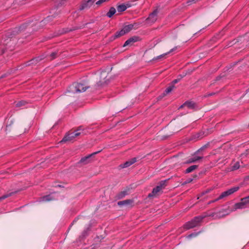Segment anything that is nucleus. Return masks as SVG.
Segmentation results:
<instances>
[{
	"label": "nucleus",
	"instance_id": "0eeeda50",
	"mask_svg": "<svg viewBox=\"0 0 249 249\" xmlns=\"http://www.w3.org/2000/svg\"><path fill=\"white\" fill-rule=\"evenodd\" d=\"M96 0H87L84 1L79 7L80 10L90 8Z\"/></svg>",
	"mask_w": 249,
	"mask_h": 249
},
{
	"label": "nucleus",
	"instance_id": "72a5a7b5",
	"mask_svg": "<svg viewBox=\"0 0 249 249\" xmlns=\"http://www.w3.org/2000/svg\"><path fill=\"white\" fill-rule=\"evenodd\" d=\"M4 52H5V49L3 48V49H2L1 52H0V54H2L4 53Z\"/></svg>",
	"mask_w": 249,
	"mask_h": 249
},
{
	"label": "nucleus",
	"instance_id": "9b49d317",
	"mask_svg": "<svg viewBox=\"0 0 249 249\" xmlns=\"http://www.w3.org/2000/svg\"><path fill=\"white\" fill-rule=\"evenodd\" d=\"M247 207L244 201H241L238 203H235L233 206V211H235L237 209H243Z\"/></svg>",
	"mask_w": 249,
	"mask_h": 249
},
{
	"label": "nucleus",
	"instance_id": "20e7f679",
	"mask_svg": "<svg viewBox=\"0 0 249 249\" xmlns=\"http://www.w3.org/2000/svg\"><path fill=\"white\" fill-rule=\"evenodd\" d=\"M165 186V180L161 181L160 184L156 187L153 188L152 192L148 195V197L155 196L158 195V193L164 188Z\"/></svg>",
	"mask_w": 249,
	"mask_h": 249
},
{
	"label": "nucleus",
	"instance_id": "423d86ee",
	"mask_svg": "<svg viewBox=\"0 0 249 249\" xmlns=\"http://www.w3.org/2000/svg\"><path fill=\"white\" fill-rule=\"evenodd\" d=\"M57 52H53L51 53L49 55H46L44 56V55L37 57L34 59H33L31 60V62H32L31 63V64L34 63V62L35 61H39L41 60H42L44 57H47L50 60H53L54 59L56 56H57Z\"/></svg>",
	"mask_w": 249,
	"mask_h": 249
},
{
	"label": "nucleus",
	"instance_id": "7c9ffc66",
	"mask_svg": "<svg viewBox=\"0 0 249 249\" xmlns=\"http://www.w3.org/2000/svg\"><path fill=\"white\" fill-rule=\"evenodd\" d=\"M9 196H10V194H7L2 196L0 197V201L7 198Z\"/></svg>",
	"mask_w": 249,
	"mask_h": 249
},
{
	"label": "nucleus",
	"instance_id": "c756f323",
	"mask_svg": "<svg viewBox=\"0 0 249 249\" xmlns=\"http://www.w3.org/2000/svg\"><path fill=\"white\" fill-rule=\"evenodd\" d=\"M197 234H198V233H191V234L188 235L187 236V238H192L193 237L196 236Z\"/></svg>",
	"mask_w": 249,
	"mask_h": 249
},
{
	"label": "nucleus",
	"instance_id": "a211bd4d",
	"mask_svg": "<svg viewBox=\"0 0 249 249\" xmlns=\"http://www.w3.org/2000/svg\"><path fill=\"white\" fill-rule=\"evenodd\" d=\"M132 202H133V201L132 200L126 199L125 200L119 201V202H118L117 204H118V205H119L120 206H122L124 205H129V204H131L132 203Z\"/></svg>",
	"mask_w": 249,
	"mask_h": 249
},
{
	"label": "nucleus",
	"instance_id": "6ab92c4d",
	"mask_svg": "<svg viewBox=\"0 0 249 249\" xmlns=\"http://www.w3.org/2000/svg\"><path fill=\"white\" fill-rule=\"evenodd\" d=\"M178 48V47L177 46H176L174 48H173V49H171L170 51L165 53H164V54H161L158 56H157V57L155 58L154 59V60H157L158 59H160V58H163L164 56H165L166 55L170 53H172L173 52V51H176Z\"/></svg>",
	"mask_w": 249,
	"mask_h": 249
},
{
	"label": "nucleus",
	"instance_id": "b1692460",
	"mask_svg": "<svg viewBox=\"0 0 249 249\" xmlns=\"http://www.w3.org/2000/svg\"><path fill=\"white\" fill-rule=\"evenodd\" d=\"M26 104H27V102L25 101H23V100L20 101L16 104V107H22L25 106Z\"/></svg>",
	"mask_w": 249,
	"mask_h": 249
},
{
	"label": "nucleus",
	"instance_id": "bb28decb",
	"mask_svg": "<svg viewBox=\"0 0 249 249\" xmlns=\"http://www.w3.org/2000/svg\"><path fill=\"white\" fill-rule=\"evenodd\" d=\"M174 85H172L169 87H168L165 90L164 92V94L165 95V94H167L168 93H169L170 92H171V91L174 88Z\"/></svg>",
	"mask_w": 249,
	"mask_h": 249
},
{
	"label": "nucleus",
	"instance_id": "4468645a",
	"mask_svg": "<svg viewBox=\"0 0 249 249\" xmlns=\"http://www.w3.org/2000/svg\"><path fill=\"white\" fill-rule=\"evenodd\" d=\"M102 77H103V80L101 77V80L97 83L98 86H102L104 84H107V80H105L107 76L106 72H103L101 73Z\"/></svg>",
	"mask_w": 249,
	"mask_h": 249
},
{
	"label": "nucleus",
	"instance_id": "473e14b6",
	"mask_svg": "<svg viewBox=\"0 0 249 249\" xmlns=\"http://www.w3.org/2000/svg\"><path fill=\"white\" fill-rule=\"evenodd\" d=\"M220 199H218V197L213 200H212V201H211L209 202V204H211L212 203H213V202H216L218 200H220Z\"/></svg>",
	"mask_w": 249,
	"mask_h": 249
},
{
	"label": "nucleus",
	"instance_id": "7ed1b4c3",
	"mask_svg": "<svg viewBox=\"0 0 249 249\" xmlns=\"http://www.w3.org/2000/svg\"><path fill=\"white\" fill-rule=\"evenodd\" d=\"M206 217V215H199L195 217L192 220L187 222L184 225V228L188 230L197 226L203 218Z\"/></svg>",
	"mask_w": 249,
	"mask_h": 249
},
{
	"label": "nucleus",
	"instance_id": "e433bc0d",
	"mask_svg": "<svg viewBox=\"0 0 249 249\" xmlns=\"http://www.w3.org/2000/svg\"><path fill=\"white\" fill-rule=\"evenodd\" d=\"M76 219H75L74 220H73V223H72L71 224H72L74 222H76Z\"/></svg>",
	"mask_w": 249,
	"mask_h": 249
},
{
	"label": "nucleus",
	"instance_id": "f8f14e48",
	"mask_svg": "<svg viewBox=\"0 0 249 249\" xmlns=\"http://www.w3.org/2000/svg\"><path fill=\"white\" fill-rule=\"evenodd\" d=\"M99 152V151H98V152H94V153H93L92 154H90V155H88L87 156H86L84 158H82L80 160V162L81 163H83L84 164H87L88 163H89V159L90 158L93 156V155H94L97 153H98Z\"/></svg>",
	"mask_w": 249,
	"mask_h": 249
},
{
	"label": "nucleus",
	"instance_id": "5701e85b",
	"mask_svg": "<svg viewBox=\"0 0 249 249\" xmlns=\"http://www.w3.org/2000/svg\"><path fill=\"white\" fill-rule=\"evenodd\" d=\"M53 18V16H48L46 18H45L44 20H42L40 23L41 25H44V24H46L48 23Z\"/></svg>",
	"mask_w": 249,
	"mask_h": 249
},
{
	"label": "nucleus",
	"instance_id": "cd10ccee",
	"mask_svg": "<svg viewBox=\"0 0 249 249\" xmlns=\"http://www.w3.org/2000/svg\"><path fill=\"white\" fill-rule=\"evenodd\" d=\"M240 167V164L239 162H236L232 167H231V170L234 171L235 170H237L239 169Z\"/></svg>",
	"mask_w": 249,
	"mask_h": 249
},
{
	"label": "nucleus",
	"instance_id": "f257e3e1",
	"mask_svg": "<svg viewBox=\"0 0 249 249\" xmlns=\"http://www.w3.org/2000/svg\"><path fill=\"white\" fill-rule=\"evenodd\" d=\"M89 88V86L85 83H74L69 87L68 91L72 93H80L85 91Z\"/></svg>",
	"mask_w": 249,
	"mask_h": 249
},
{
	"label": "nucleus",
	"instance_id": "412c9836",
	"mask_svg": "<svg viewBox=\"0 0 249 249\" xmlns=\"http://www.w3.org/2000/svg\"><path fill=\"white\" fill-rule=\"evenodd\" d=\"M197 168H198V165H192L186 169L185 173L186 174L190 173L191 172H192L194 170H195Z\"/></svg>",
	"mask_w": 249,
	"mask_h": 249
},
{
	"label": "nucleus",
	"instance_id": "f03ea898",
	"mask_svg": "<svg viewBox=\"0 0 249 249\" xmlns=\"http://www.w3.org/2000/svg\"><path fill=\"white\" fill-rule=\"evenodd\" d=\"M84 130L83 126H79L75 131L73 132L68 133L61 141V142H71L74 140V139L79 136Z\"/></svg>",
	"mask_w": 249,
	"mask_h": 249
},
{
	"label": "nucleus",
	"instance_id": "c85d7f7f",
	"mask_svg": "<svg viewBox=\"0 0 249 249\" xmlns=\"http://www.w3.org/2000/svg\"><path fill=\"white\" fill-rule=\"evenodd\" d=\"M241 201H244L246 206L249 204V196L241 198Z\"/></svg>",
	"mask_w": 249,
	"mask_h": 249
},
{
	"label": "nucleus",
	"instance_id": "6e6552de",
	"mask_svg": "<svg viewBox=\"0 0 249 249\" xmlns=\"http://www.w3.org/2000/svg\"><path fill=\"white\" fill-rule=\"evenodd\" d=\"M158 13V12L157 10L154 11L147 18V21L150 23H154L157 19Z\"/></svg>",
	"mask_w": 249,
	"mask_h": 249
},
{
	"label": "nucleus",
	"instance_id": "9d476101",
	"mask_svg": "<svg viewBox=\"0 0 249 249\" xmlns=\"http://www.w3.org/2000/svg\"><path fill=\"white\" fill-rule=\"evenodd\" d=\"M136 161H137V159L136 158H133L131 159V160H130L128 161H126L124 164H121L120 165V166L122 168H126V167L130 166L133 163H134L135 162H136Z\"/></svg>",
	"mask_w": 249,
	"mask_h": 249
},
{
	"label": "nucleus",
	"instance_id": "a878e982",
	"mask_svg": "<svg viewBox=\"0 0 249 249\" xmlns=\"http://www.w3.org/2000/svg\"><path fill=\"white\" fill-rule=\"evenodd\" d=\"M125 34L126 33L125 32L124 30L122 29L121 31L116 33L115 35H114V38H117L118 37L122 36L125 35Z\"/></svg>",
	"mask_w": 249,
	"mask_h": 249
},
{
	"label": "nucleus",
	"instance_id": "393cba45",
	"mask_svg": "<svg viewBox=\"0 0 249 249\" xmlns=\"http://www.w3.org/2000/svg\"><path fill=\"white\" fill-rule=\"evenodd\" d=\"M117 9L119 12H124L126 9V6L124 4H121L117 7Z\"/></svg>",
	"mask_w": 249,
	"mask_h": 249
},
{
	"label": "nucleus",
	"instance_id": "39448f33",
	"mask_svg": "<svg viewBox=\"0 0 249 249\" xmlns=\"http://www.w3.org/2000/svg\"><path fill=\"white\" fill-rule=\"evenodd\" d=\"M239 187L238 186L231 188L228 189V190L222 193L218 197V199H221L226 197H227V196L232 195L235 192L239 190Z\"/></svg>",
	"mask_w": 249,
	"mask_h": 249
},
{
	"label": "nucleus",
	"instance_id": "f704fd0d",
	"mask_svg": "<svg viewBox=\"0 0 249 249\" xmlns=\"http://www.w3.org/2000/svg\"><path fill=\"white\" fill-rule=\"evenodd\" d=\"M206 147V146H204L203 147H202L201 148H200L198 151L197 152L199 151L200 150H201L204 148H205Z\"/></svg>",
	"mask_w": 249,
	"mask_h": 249
},
{
	"label": "nucleus",
	"instance_id": "f3484780",
	"mask_svg": "<svg viewBox=\"0 0 249 249\" xmlns=\"http://www.w3.org/2000/svg\"><path fill=\"white\" fill-rule=\"evenodd\" d=\"M128 195V190H125L123 191H121V192L119 193L116 197L118 199H120L124 197L125 196Z\"/></svg>",
	"mask_w": 249,
	"mask_h": 249
},
{
	"label": "nucleus",
	"instance_id": "dca6fc26",
	"mask_svg": "<svg viewBox=\"0 0 249 249\" xmlns=\"http://www.w3.org/2000/svg\"><path fill=\"white\" fill-rule=\"evenodd\" d=\"M137 41V37H133L127 39L124 43L123 46L125 47L127 45H131L134 42H135Z\"/></svg>",
	"mask_w": 249,
	"mask_h": 249
},
{
	"label": "nucleus",
	"instance_id": "2f4dec72",
	"mask_svg": "<svg viewBox=\"0 0 249 249\" xmlns=\"http://www.w3.org/2000/svg\"><path fill=\"white\" fill-rule=\"evenodd\" d=\"M179 81V79H178L174 80L172 82V84H173L172 85H174V84L177 83Z\"/></svg>",
	"mask_w": 249,
	"mask_h": 249
},
{
	"label": "nucleus",
	"instance_id": "aec40b11",
	"mask_svg": "<svg viewBox=\"0 0 249 249\" xmlns=\"http://www.w3.org/2000/svg\"><path fill=\"white\" fill-rule=\"evenodd\" d=\"M116 12V10L114 7H111L107 13V16L108 18H111L115 14Z\"/></svg>",
	"mask_w": 249,
	"mask_h": 249
},
{
	"label": "nucleus",
	"instance_id": "ddd939ff",
	"mask_svg": "<svg viewBox=\"0 0 249 249\" xmlns=\"http://www.w3.org/2000/svg\"><path fill=\"white\" fill-rule=\"evenodd\" d=\"M195 107V105L194 103H193L192 102L187 101V102H185L183 104L181 105L179 107V109L182 108L183 107H187L190 109H192V108H194Z\"/></svg>",
	"mask_w": 249,
	"mask_h": 249
},
{
	"label": "nucleus",
	"instance_id": "2eb2a0df",
	"mask_svg": "<svg viewBox=\"0 0 249 249\" xmlns=\"http://www.w3.org/2000/svg\"><path fill=\"white\" fill-rule=\"evenodd\" d=\"M54 195V194H50L49 195L44 196L43 197H42L41 198V201H44V202H47V201H49L51 200H54L55 199Z\"/></svg>",
	"mask_w": 249,
	"mask_h": 249
},
{
	"label": "nucleus",
	"instance_id": "4be33fe9",
	"mask_svg": "<svg viewBox=\"0 0 249 249\" xmlns=\"http://www.w3.org/2000/svg\"><path fill=\"white\" fill-rule=\"evenodd\" d=\"M133 28V24H129V25L124 26L123 29L124 30L125 32L127 34L128 32H129Z\"/></svg>",
	"mask_w": 249,
	"mask_h": 249
},
{
	"label": "nucleus",
	"instance_id": "c9c22d12",
	"mask_svg": "<svg viewBox=\"0 0 249 249\" xmlns=\"http://www.w3.org/2000/svg\"><path fill=\"white\" fill-rule=\"evenodd\" d=\"M213 94H214V93H213V92H212V93H211L209 94L207 96H212V95H213Z\"/></svg>",
	"mask_w": 249,
	"mask_h": 249
},
{
	"label": "nucleus",
	"instance_id": "1a4fd4ad",
	"mask_svg": "<svg viewBox=\"0 0 249 249\" xmlns=\"http://www.w3.org/2000/svg\"><path fill=\"white\" fill-rule=\"evenodd\" d=\"M202 159L203 157L202 156H194L187 160L185 161V163L190 164L192 163H195Z\"/></svg>",
	"mask_w": 249,
	"mask_h": 249
}]
</instances>
